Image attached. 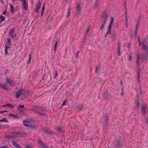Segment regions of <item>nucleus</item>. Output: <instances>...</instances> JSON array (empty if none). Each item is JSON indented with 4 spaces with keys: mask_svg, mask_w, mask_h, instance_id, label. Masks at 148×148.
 Here are the masks:
<instances>
[{
    "mask_svg": "<svg viewBox=\"0 0 148 148\" xmlns=\"http://www.w3.org/2000/svg\"><path fill=\"white\" fill-rule=\"evenodd\" d=\"M13 81L8 76H6L5 79V82L6 83L0 84V87L6 90H8L9 89L7 85L11 86H13L15 85L13 84Z\"/></svg>",
    "mask_w": 148,
    "mask_h": 148,
    "instance_id": "obj_1",
    "label": "nucleus"
},
{
    "mask_svg": "<svg viewBox=\"0 0 148 148\" xmlns=\"http://www.w3.org/2000/svg\"><path fill=\"white\" fill-rule=\"evenodd\" d=\"M143 49L144 51V54L142 57V59L144 62H146L147 61L148 57V46H147L146 44L144 43H143Z\"/></svg>",
    "mask_w": 148,
    "mask_h": 148,
    "instance_id": "obj_2",
    "label": "nucleus"
},
{
    "mask_svg": "<svg viewBox=\"0 0 148 148\" xmlns=\"http://www.w3.org/2000/svg\"><path fill=\"white\" fill-rule=\"evenodd\" d=\"M137 59H136V63H137V67L138 68V70L137 72V81L138 82H140V74L141 72V70L139 68L140 65L139 64V57L140 54L139 53H138L136 55Z\"/></svg>",
    "mask_w": 148,
    "mask_h": 148,
    "instance_id": "obj_3",
    "label": "nucleus"
},
{
    "mask_svg": "<svg viewBox=\"0 0 148 148\" xmlns=\"http://www.w3.org/2000/svg\"><path fill=\"white\" fill-rule=\"evenodd\" d=\"M44 110V108L41 106H35L32 109V110L34 113L38 114L39 111H43Z\"/></svg>",
    "mask_w": 148,
    "mask_h": 148,
    "instance_id": "obj_4",
    "label": "nucleus"
},
{
    "mask_svg": "<svg viewBox=\"0 0 148 148\" xmlns=\"http://www.w3.org/2000/svg\"><path fill=\"white\" fill-rule=\"evenodd\" d=\"M15 29L14 28H12L9 34V35L13 39L16 37V34L14 32Z\"/></svg>",
    "mask_w": 148,
    "mask_h": 148,
    "instance_id": "obj_5",
    "label": "nucleus"
},
{
    "mask_svg": "<svg viewBox=\"0 0 148 148\" xmlns=\"http://www.w3.org/2000/svg\"><path fill=\"white\" fill-rule=\"evenodd\" d=\"M108 18V16L106 14L102 15L101 17V23H106Z\"/></svg>",
    "mask_w": 148,
    "mask_h": 148,
    "instance_id": "obj_6",
    "label": "nucleus"
},
{
    "mask_svg": "<svg viewBox=\"0 0 148 148\" xmlns=\"http://www.w3.org/2000/svg\"><path fill=\"white\" fill-rule=\"evenodd\" d=\"M121 142L119 140L116 141V143L114 142V147L115 148H120L122 146Z\"/></svg>",
    "mask_w": 148,
    "mask_h": 148,
    "instance_id": "obj_7",
    "label": "nucleus"
},
{
    "mask_svg": "<svg viewBox=\"0 0 148 148\" xmlns=\"http://www.w3.org/2000/svg\"><path fill=\"white\" fill-rule=\"evenodd\" d=\"M76 13L78 14H80L81 12V4L80 3H77L76 6Z\"/></svg>",
    "mask_w": 148,
    "mask_h": 148,
    "instance_id": "obj_8",
    "label": "nucleus"
},
{
    "mask_svg": "<svg viewBox=\"0 0 148 148\" xmlns=\"http://www.w3.org/2000/svg\"><path fill=\"white\" fill-rule=\"evenodd\" d=\"M24 91L26 92V91L24 89H21L19 90L18 91L16 92L15 94L16 98H18L20 95L22 93L23 95H24V93L23 92Z\"/></svg>",
    "mask_w": 148,
    "mask_h": 148,
    "instance_id": "obj_9",
    "label": "nucleus"
},
{
    "mask_svg": "<svg viewBox=\"0 0 148 148\" xmlns=\"http://www.w3.org/2000/svg\"><path fill=\"white\" fill-rule=\"evenodd\" d=\"M11 142L12 143L13 145L16 148H21V146L17 143L14 140H12Z\"/></svg>",
    "mask_w": 148,
    "mask_h": 148,
    "instance_id": "obj_10",
    "label": "nucleus"
},
{
    "mask_svg": "<svg viewBox=\"0 0 148 148\" xmlns=\"http://www.w3.org/2000/svg\"><path fill=\"white\" fill-rule=\"evenodd\" d=\"M147 110L146 105H144L142 107L141 110V112L142 114L145 115Z\"/></svg>",
    "mask_w": 148,
    "mask_h": 148,
    "instance_id": "obj_11",
    "label": "nucleus"
},
{
    "mask_svg": "<svg viewBox=\"0 0 148 148\" xmlns=\"http://www.w3.org/2000/svg\"><path fill=\"white\" fill-rule=\"evenodd\" d=\"M42 130L43 132L47 134H51V132H50L49 129H47L46 128L43 127L42 128Z\"/></svg>",
    "mask_w": 148,
    "mask_h": 148,
    "instance_id": "obj_12",
    "label": "nucleus"
},
{
    "mask_svg": "<svg viewBox=\"0 0 148 148\" xmlns=\"http://www.w3.org/2000/svg\"><path fill=\"white\" fill-rule=\"evenodd\" d=\"M41 5V3L39 1L37 5L36 8L35 9V12H39V10L40 8Z\"/></svg>",
    "mask_w": 148,
    "mask_h": 148,
    "instance_id": "obj_13",
    "label": "nucleus"
},
{
    "mask_svg": "<svg viewBox=\"0 0 148 148\" xmlns=\"http://www.w3.org/2000/svg\"><path fill=\"white\" fill-rule=\"evenodd\" d=\"M103 97L106 99H107L110 96V95L108 93V91L106 90H105L102 94Z\"/></svg>",
    "mask_w": 148,
    "mask_h": 148,
    "instance_id": "obj_14",
    "label": "nucleus"
},
{
    "mask_svg": "<svg viewBox=\"0 0 148 148\" xmlns=\"http://www.w3.org/2000/svg\"><path fill=\"white\" fill-rule=\"evenodd\" d=\"M22 2L23 8L25 10H27V7L26 4V0H21Z\"/></svg>",
    "mask_w": 148,
    "mask_h": 148,
    "instance_id": "obj_15",
    "label": "nucleus"
},
{
    "mask_svg": "<svg viewBox=\"0 0 148 148\" xmlns=\"http://www.w3.org/2000/svg\"><path fill=\"white\" fill-rule=\"evenodd\" d=\"M10 10L11 13L12 14H13L14 11H15V7L11 4H10Z\"/></svg>",
    "mask_w": 148,
    "mask_h": 148,
    "instance_id": "obj_16",
    "label": "nucleus"
},
{
    "mask_svg": "<svg viewBox=\"0 0 148 148\" xmlns=\"http://www.w3.org/2000/svg\"><path fill=\"white\" fill-rule=\"evenodd\" d=\"M99 0H96L94 2L93 8H97L98 6Z\"/></svg>",
    "mask_w": 148,
    "mask_h": 148,
    "instance_id": "obj_17",
    "label": "nucleus"
},
{
    "mask_svg": "<svg viewBox=\"0 0 148 148\" xmlns=\"http://www.w3.org/2000/svg\"><path fill=\"white\" fill-rule=\"evenodd\" d=\"M112 27V25H110L108 28V31L106 34L105 37H106V35L107 34H111V29Z\"/></svg>",
    "mask_w": 148,
    "mask_h": 148,
    "instance_id": "obj_18",
    "label": "nucleus"
},
{
    "mask_svg": "<svg viewBox=\"0 0 148 148\" xmlns=\"http://www.w3.org/2000/svg\"><path fill=\"white\" fill-rule=\"evenodd\" d=\"M8 116H11L14 119H18L19 118V116L17 115H15L12 114H9Z\"/></svg>",
    "mask_w": 148,
    "mask_h": 148,
    "instance_id": "obj_19",
    "label": "nucleus"
},
{
    "mask_svg": "<svg viewBox=\"0 0 148 148\" xmlns=\"http://www.w3.org/2000/svg\"><path fill=\"white\" fill-rule=\"evenodd\" d=\"M40 147L41 148H48V146L45 143H43V144L41 145Z\"/></svg>",
    "mask_w": 148,
    "mask_h": 148,
    "instance_id": "obj_20",
    "label": "nucleus"
},
{
    "mask_svg": "<svg viewBox=\"0 0 148 148\" xmlns=\"http://www.w3.org/2000/svg\"><path fill=\"white\" fill-rule=\"evenodd\" d=\"M5 20V17L2 15H1L0 17V23Z\"/></svg>",
    "mask_w": 148,
    "mask_h": 148,
    "instance_id": "obj_21",
    "label": "nucleus"
},
{
    "mask_svg": "<svg viewBox=\"0 0 148 148\" xmlns=\"http://www.w3.org/2000/svg\"><path fill=\"white\" fill-rule=\"evenodd\" d=\"M54 43V51H56L57 49V47L58 45V42L57 41H56L55 42H53Z\"/></svg>",
    "mask_w": 148,
    "mask_h": 148,
    "instance_id": "obj_22",
    "label": "nucleus"
},
{
    "mask_svg": "<svg viewBox=\"0 0 148 148\" xmlns=\"http://www.w3.org/2000/svg\"><path fill=\"white\" fill-rule=\"evenodd\" d=\"M117 55L118 56H121V54L120 53V45L119 44L118 49L117 51Z\"/></svg>",
    "mask_w": 148,
    "mask_h": 148,
    "instance_id": "obj_23",
    "label": "nucleus"
},
{
    "mask_svg": "<svg viewBox=\"0 0 148 148\" xmlns=\"http://www.w3.org/2000/svg\"><path fill=\"white\" fill-rule=\"evenodd\" d=\"M29 59L27 64H29L30 63L31 60V55L30 54H29Z\"/></svg>",
    "mask_w": 148,
    "mask_h": 148,
    "instance_id": "obj_24",
    "label": "nucleus"
},
{
    "mask_svg": "<svg viewBox=\"0 0 148 148\" xmlns=\"http://www.w3.org/2000/svg\"><path fill=\"white\" fill-rule=\"evenodd\" d=\"M109 116L108 115H107L106 117V118L104 121V122H106V123H107L108 122L109 120Z\"/></svg>",
    "mask_w": 148,
    "mask_h": 148,
    "instance_id": "obj_25",
    "label": "nucleus"
},
{
    "mask_svg": "<svg viewBox=\"0 0 148 148\" xmlns=\"http://www.w3.org/2000/svg\"><path fill=\"white\" fill-rule=\"evenodd\" d=\"M71 10V8L70 7L68 10V12L67 14V17H69L70 16V12Z\"/></svg>",
    "mask_w": 148,
    "mask_h": 148,
    "instance_id": "obj_26",
    "label": "nucleus"
},
{
    "mask_svg": "<svg viewBox=\"0 0 148 148\" xmlns=\"http://www.w3.org/2000/svg\"><path fill=\"white\" fill-rule=\"evenodd\" d=\"M58 71L57 70H56L55 71L54 73H53L54 76H55V77L53 78L54 79H55L56 77H57L58 75Z\"/></svg>",
    "mask_w": 148,
    "mask_h": 148,
    "instance_id": "obj_27",
    "label": "nucleus"
},
{
    "mask_svg": "<svg viewBox=\"0 0 148 148\" xmlns=\"http://www.w3.org/2000/svg\"><path fill=\"white\" fill-rule=\"evenodd\" d=\"M38 114L40 116H44L47 117V116L45 114L43 113H42L40 112L39 113V114Z\"/></svg>",
    "mask_w": 148,
    "mask_h": 148,
    "instance_id": "obj_28",
    "label": "nucleus"
},
{
    "mask_svg": "<svg viewBox=\"0 0 148 148\" xmlns=\"http://www.w3.org/2000/svg\"><path fill=\"white\" fill-rule=\"evenodd\" d=\"M23 123L24 125L26 126H29V125L28 122L26 121H23Z\"/></svg>",
    "mask_w": 148,
    "mask_h": 148,
    "instance_id": "obj_29",
    "label": "nucleus"
},
{
    "mask_svg": "<svg viewBox=\"0 0 148 148\" xmlns=\"http://www.w3.org/2000/svg\"><path fill=\"white\" fill-rule=\"evenodd\" d=\"M4 106L5 107H10L13 108H14L13 106L12 105H11V104H6V105H5Z\"/></svg>",
    "mask_w": 148,
    "mask_h": 148,
    "instance_id": "obj_30",
    "label": "nucleus"
},
{
    "mask_svg": "<svg viewBox=\"0 0 148 148\" xmlns=\"http://www.w3.org/2000/svg\"><path fill=\"white\" fill-rule=\"evenodd\" d=\"M43 143L42 142L41 140H40L38 141V143L39 145H40V146L42 145Z\"/></svg>",
    "mask_w": 148,
    "mask_h": 148,
    "instance_id": "obj_31",
    "label": "nucleus"
},
{
    "mask_svg": "<svg viewBox=\"0 0 148 148\" xmlns=\"http://www.w3.org/2000/svg\"><path fill=\"white\" fill-rule=\"evenodd\" d=\"M30 128L32 129H36L37 128V126L34 125H31L30 126Z\"/></svg>",
    "mask_w": 148,
    "mask_h": 148,
    "instance_id": "obj_32",
    "label": "nucleus"
},
{
    "mask_svg": "<svg viewBox=\"0 0 148 148\" xmlns=\"http://www.w3.org/2000/svg\"><path fill=\"white\" fill-rule=\"evenodd\" d=\"M106 24V23H103L102 24L101 26L100 27V30H101L103 29L104 28V26Z\"/></svg>",
    "mask_w": 148,
    "mask_h": 148,
    "instance_id": "obj_33",
    "label": "nucleus"
},
{
    "mask_svg": "<svg viewBox=\"0 0 148 148\" xmlns=\"http://www.w3.org/2000/svg\"><path fill=\"white\" fill-rule=\"evenodd\" d=\"M17 136H13V135L11 136H10V139H15L16 138V137H17Z\"/></svg>",
    "mask_w": 148,
    "mask_h": 148,
    "instance_id": "obj_34",
    "label": "nucleus"
},
{
    "mask_svg": "<svg viewBox=\"0 0 148 148\" xmlns=\"http://www.w3.org/2000/svg\"><path fill=\"white\" fill-rule=\"evenodd\" d=\"M10 136L8 134H6L5 135V138H8L9 139H10Z\"/></svg>",
    "mask_w": 148,
    "mask_h": 148,
    "instance_id": "obj_35",
    "label": "nucleus"
},
{
    "mask_svg": "<svg viewBox=\"0 0 148 148\" xmlns=\"http://www.w3.org/2000/svg\"><path fill=\"white\" fill-rule=\"evenodd\" d=\"M7 41L8 43L10 45H11V39L10 38H8Z\"/></svg>",
    "mask_w": 148,
    "mask_h": 148,
    "instance_id": "obj_36",
    "label": "nucleus"
},
{
    "mask_svg": "<svg viewBox=\"0 0 148 148\" xmlns=\"http://www.w3.org/2000/svg\"><path fill=\"white\" fill-rule=\"evenodd\" d=\"M98 67L97 66H95V73H97L98 71Z\"/></svg>",
    "mask_w": 148,
    "mask_h": 148,
    "instance_id": "obj_37",
    "label": "nucleus"
},
{
    "mask_svg": "<svg viewBox=\"0 0 148 148\" xmlns=\"http://www.w3.org/2000/svg\"><path fill=\"white\" fill-rule=\"evenodd\" d=\"M3 122H6L8 123V120L6 118H4L2 119Z\"/></svg>",
    "mask_w": 148,
    "mask_h": 148,
    "instance_id": "obj_38",
    "label": "nucleus"
},
{
    "mask_svg": "<svg viewBox=\"0 0 148 148\" xmlns=\"http://www.w3.org/2000/svg\"><path fill=\"white\" fill-rule=\"evenodd\" d=\"M138 29H136L135 31V32L134 35L136 36H137V33H138Z\"/></svg>",
    "mask_w": 148,
    "mask_h": 148,
    "instance_id": "obj_39",
    "label": "nucleus"
},
{
    "mask_svg": "<svg viewBox=\"0 0 148 148\" xmlns=\"http://www.w3.org/2000/svg\"><path fill=\"white\" fill-rule=\"evenodd\" d=\"M113 17H112L111 18V22H110V25H112V24H113Z\"/></svg>",
    "mask_w": 148,
    "mask_h": 148,
    "instance_id": "obj_40",
    "label": "nucleus"
},
{
    "mask_svg": "<svg viewBox=\"0 0 148 148\" xmlns=\"http://www.w3.org/2000/svg\"><path fill=\"white\" fill-rule=\"evenodd\" d=\"M132 57L131 55H130L129 57V59L130 61H131L132 60Z\"/></svg>",
    "mask_w": 148,
    "mask_h": 148,
    "instance_id": "obj_41",
    "label": "nucleus"
},
{
    "mask_svg": "<svg viewBox=\"0 0 148 148\" xmlns=\"http://www.w3.org/2000/svg\"><path fill=\"white\" fill-rule=\"evenodd\" d=\"M18 107L20 108H23L24 107V105H19L18 106Z\"/></svg>",
    "mask_w": 148,
    "mask_h": 148,
    "instance_id": "obj_42",
    "label": "nucleus"
},
{
    "mask_svg": "<svg viewBox=\"0 0 148 148\" xmlns=\"http://www.w3.org/2000/svg\"><path fill=\"white\" fill-rule=\"evenodd\" d=\"M7 112L8 111H0V114H3V113Z\"/></svg>",
    "mask_w": 148,
    "mask_h": 148,
    "instance_id": "obj_43",
    "label": "nucleus"
},
{
    "mask_svg": "<svg viewBox=\"0 0 148 148\" xmlns=\"http://www.w3.org/2000/svg\"><path fill=\"white\" fill-rule=\"evenodd\" d=\"M5 54L6 55L8 54V50H7L6 49H5Z\"/></svg>",
    "mask_w": 148,
    "mask_h": 148,
    "instance_id": "obj_44",
    "label": "nucleus"
},
{
    "mask_svg": "<svg viewBox=\"0 0 148 148\" xmlns=\"http://www.w3.org/2000/svg\"><path fill=\"white\" fill-rule=\"evenodd\" d=\"M89 31V27H88L86 29V34H87L88 33V32Z\"/></svg>",
    "mask_w": 148,
    "mask_h": 148,
    "instance_id": "obj_45",
    "label": "nucleus"
},
{
    "mask_svg": "<svg viewBox=\"0 0 148 148\" xmlns=\"http://www.w3.org/2000/svg\"><path fill=\"white\" fill-rule=\"evenodd\" d=\"M79 51H77V52L76 53V58H77V57L78 56V55H79Z\"/></svg>",
    "mask_w": 148,
    "mask_h": 148,
    "instance_id": "obj_46",
    "label": "nucleus"
},
{
    "mask_svg": "<svg viewBox=\"0 0 148 148\" xmlns=\"http://www.w3.org/2000/svg\"><path fill=\"white\" fill-rule=\"evenodd\" d=\"M139 25V23H138L137 24L136 26V29H138V27Z\"/></svg>",
    "mask_w": 148,
    "mask_h": 148,
    "instance_id": "obj_47",
    "label": "nucleus"
},
{
    "mask_svg": "<svg viewBox=\"0 0 148 148\" xmlns=\"http://www.w3.org/2000/svg\"><path fill=\"white\" fill-rule=\"evenodd\" d=\"M6 13V10L5 9V11L3 12V15L5 14Z\"/></svg>",
    "mask_w": 148,
    "mask_h": 148,
    "instance_id": "obj_48",
    "label": "nucleus"
},
{
    "mask_svg": "<svg viewBox=\"0 0 148 148\" xmlns=\"http://www.w3.org/2000/svg\"><path fill=\"white\" fill-rule=\"evenodd\" d=\"M45 9V6L44 5H43L42 7V11L44 12V10Z\"/></svg>",
    "mask_w": 148,
    "mask_h": 148,
    "instance_id": "obj_49",
    "label": "nucleus"
},
{
    "mask_svg": "<svg viewBox=\"0 0 148 148\" xmlns=\"http://www.w3.org/2000/svg\"><path fill=\"white\" fill-rule=\"evenodd\" d=\"M26 148H32L29 145H27L26 146Z\"/></svg>",
    "mask_w": 148,
    "mask_h": 148,
    "instance_id": "obj_50",
    "label": "nucleus"
},
{
    "mask_svg": "<svg viewBox=\"0 0 148 148\" xmlns=\"http://www.w3.org/2000/svg\"><path fill=\"white\" fill-rule=\"evenodd\" d=\"M9 48L10 47L9 46H6L5 47V49H6L7 50H8Z\"/></svg>",
    "mask_w": 148,
    "mask_h": 148,
    "instance_id": "obj_51",
    "label": "nucleus"
},
{
    "mask_svg": "<svg viewBox=\"0 0 148 148\" xmlns=\"http://www.w3.org/2000/svg\"><path fill=\"white\" fill-rule=\"evenodd\" d=\"M146 122L148 123V117L146 119Z\"/></svg>",
    "mask_w": 148,
    "mask_h": 148,
    "instance_id": "obj_52",
    "label": "nucleus"
},
{
    "mask_svg": "<svg viewBox=\"0 0 148 148\" xmlns=\"http://www.w3.org/2000/svg\"><path fill=\"white\" fill-rule=\"evenodd\" d=\"M25 90L26 91V92L25 91H24L23 92L24 93V95L26 94L27 93V91L26 90Z\"/></svg>",
    "mask_w": 148,
    "mask_h": 148,
    "instance_id": "obj_53",
    "label": "nucleus"
},
{
    "mask_svg": "<svg viewBox=\"0 0 148 148\" xmlns=\"http://www.w3.org/2000/svg\"><path fill=\"white\" fill-rule=\"evenodd\" d=\"M3 125L0 123V130L1 129Z\"/></svg>",
    "mask_w": 148,
    "mask_h": 148,
    "instance_id": "obj_54",
    "label": "nucleus"
},
{
    "mask_svg": "<svg viewBox=\"0 0 148 148\" xmlns=\"http://www.w3.org/2000/svg\"><path fill=\"white\" fill-rule=\"evenodd\" d=\"M137 104L138 107H139L140 106V103H138V102H137Z\"/></svg>",
    "mask_w": 148,
    "mask_h": 148,
    "instance_id": "obj_55",
    "label": "nucleus"
},
{
    "mask_svg": "<svg viewBox=\"0 0 148 148\" xmlns=\"http://www.w3.org/2000/svg\"><path fill=\"white\" fill-rule=\"evenodd\" d=\"M0 148H6V147L5 146H3V147H0Z\"/></svg>",
    "mask_w": 148,
    "mask_h": 148,
    "instance_id": "obj_56",
    "label": "nucleus"
},
{
    "mask_svg": "<svg viewBox=\"0 0 148 148\" xmlns=\"http://www.w3.org/2000/svg\"><path fill=\"white\" fill-rule=\"evenodd\" d=\"M65 104V101H64V102L62 103V106H63Z\"/></svg>",
    "mask_w": 148,
    "mask_h": 148,
    "instance_id": "obj_57",
    "label": "nucleus"
},
{
    "mask_svg": "<svg viewBox=\"0 0 148 148\" xmlns=\"http://www.w3.org/2000/svg\"><path fill=\"white\" fill-rule=\"evenodd\" d=\"M126 23H127V18H126Z\"/></svg>",
    "mask_w": 148,
    "mask_h": 148,
    "instance_id": "obj_58",
    "label": "nucleus"
},
{
    "mask_svg": "<svg viewBox=\"0 0 148 148\" xmlns=\"http://www.w3.org/2000/svg\"><path fill=\"white\" fill-rule=\"evenodd\" d=\"M140 94H141V88H140Z\"/></svg>",
    "mask_w": 148,
    "mask_h": 148,
    "instance_id": "obj_59",
    "label": "nucleus"
},
{
    "mask_svg": "<svg viewBox=\"0 0 148 148\" xmlns=\"http://www.w3.org/2000/svg\"><path fill=\"white\" fill-rule=\"evenodd\" d=\"M3 122V119L0 120V122Z\"/></svg>",
    "mask_w": 148,
    "mask_h": 148,
    "instance_id": "obj_60",
    "label": "nucleus"
},
{
    "mask_svg": "<svg viewBox=\"0 0 148 148\" xmlns=\"http://www.w3.org/2000/svg\"><path fill=\"white\" fill-rule=\"evenodd\" d=\"M68 0H64V2L65 3Z\"/></svg>",
    "mask_w": 148,
    "mask_h": 148,
    "instance_id": "obj_61",
    "label": "nucleus"
},
{
    "mask_svg": "<svg viewBox=\"0 0 148 148\" xmlns=\"http://www.w3.org/2000/svg\"><path fill=\"white\" fill-rule=\"evenodd\" d=\"M125 24L126 25V28L127 27V23H126Z\"/></svg>",
    "mask_w": 148,
    "mask_h": 148,
    "instance_id": "obj_62",
    "label": "nucleus"
},
{
    "mask_svg": "<svg viewBox=\"0 0 148 148\" xmlns=\"http://www.w3.org/2000/svg\"><path fill=\"white\" fill-rule=\"evenodd\" d=\"M43 12L42 11V13H41V16L42 15V14H43Z\"/></svg>",
    "mask_w": 148,
    "mask_h": 148,
    "instance_id": "obj_63",
    "label": "nucleus"
},
{
    "mask_svg": "<svg viewBox=\"0 0 148 148\" xmlns=\"http://www.w3.org/2000/svg\"><path fill=\"white\" fill-rule=\"evenodd\" d=\"M121 95H123V93H121Z\"/></svg>",
    "mask_w": 148,
    "mask_h": 148,
    "instance_id": "obj_64",
    "label": "nucleus"
}]
</instances>
